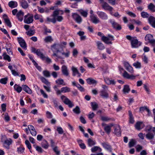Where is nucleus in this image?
<instances>
[{"label": "nucleus", "instance_id": "nucleus-57", "mask_svg": "<svg viewBox=\"0 0 155 155\" xmlns=\"http://www.w3.org/2000/svg\"><path fill=\"white\" fill-rule=\"evenodd\" d=\"M59 14V12L58 10H56L53 12V14L51 16L56 18V17Z\"/></svg>", "mask_w": 155, "mask_h": 155}, {"label": "nucleus", "instance_id": "nucleus-48", "mask_svg": "<svg viewBox=\"0 0 155 155\" xmlns=\"http://www.w3.org/2000/svg\"><path fill=\"white\" fill-rule=\"evenodd\" d=\"M111 128L108 125L105 126L104 127V130L108 134H109L111 131Z\"/></svg>", "mask_w": 155, "mask_h": 155}, {"label": "nucleus", "instance_id": "nucleus-49", "mask_svg": "<svg viewBox=\"0 0 155 155\" xmlns=\"http://www.w3.org/2000/svg\"><path fill=\"white\" fill-rule=\"evenodd\" d=\"M141 16L143 18H148L149 17V15L147 12H143L141 13Z\"/></svg>", "mask_w": 155, "mask_h": 155}, {"label": "nucleus", "instance_id": "nucleus-10", "mask_svg": "<svg viewBox=\"0 0 155 155\" xmlns=\"http://www.w3.org/2000/svg\"><path fill=\"white\" fill-rule=\"evenodd\" d=\"M61 71L62 74L64 76H68L69 74L67 67L65 65H63L61 67Z\"/></svg>", "mask_w": 155, "mask_h": 155}, {"label": "nucleus", "instance_id": "nucleus-31", "mask_svg": "<svg viewBox=\"0 0 155 155\" xmlns=\"http://www.w3.org/2000/svg\"><path fill=\"white\" fill-rule=\"evenodd\" d=\"M55 82L58 85H62L64 86L66 85L63 80L61 78L57 79L55 81Z\"/></svg>", "mask_w": 155, "mask_h": 155}, {"label": "nucleus", "instance_id": "nucleus-11", "mask_svg": "<svg viewBox=\"0 0 155 155\" xmlns=\"http://www.w3.org/2000/svg\"><path fill=\"white\" fill-rule=\"evenodd\" d=\"M123 76L124 78L127 79H130L131 80L135 79L136 76L132 74L130 75L126 71H124L123 74Z\"/></svg>", "mask_w": 155, "mask_h": 155}, {"label": "nucleus", "instance_id": "nucleus-15", "mask_svg": "<svg viewBox=\"0 0 155 155\" xmlns=\"http://www.w3.org/2000/svg\"><path fill=\"white\" fill-rule=\"evenodd\" d=\"M91 21L94 23L96 24L100 22V20L96 16L94 15H91Z\"/></svg>", "mask_w": 155, "mask_h": 155}, {"label": "nucleus", "instance_id": "nucleus-53", "mask_svg": "<svg viewBox=\"0 0 155 155\" xmlns=\"http://www.w3.org/2000/svg\"><path fill=\"white\" fill-rule=\"evenodd\" d=\"M58 44H59L60 48H65V46L67 44V43L65 41H62L60 43Z\"/></svg>", "mask_w": 155, "mask_h": 155}, {"label": "nucleus", "instance_id": "nucleus-43", "mask_svg": "<svg viewBox=\"0 0 155 155\" xmlns=\"http://www.w3.org/2000/svg\"><path fill=\"white\" fill-rule=\"evenodd\" d=\"M91 106L92 107V109L94 110H96L98 107V104L95 102H91Z\"/></svg>", "mask_w": 155, "mask_h": 155}, {"label": "nucleus", "instance_id": "nucleus-1", "mask_svg": "<svg viewBox=\"0 0 155 155\" xmlns=\"http://www.w3.org/2000/svg\"><path fill=\"white\" fill-rule=\"evenodd\" d=\"M97 35L101 37V40L107 44H112V42L111 41H109L110 40H114V38L113 36L108 35L107 37L105 36L103 33L100 32H99L97 33Z\"/></svg>", "mask_w": 155, "mask_h": 155}, {"label": "nucleus", "instance_id": "nucleus-26", "mask_svg": "<svg viewBox=\"0 0 155 155\" xmlns=\"http://www.w3.org/2000/svg\"><path fill=\"white\" fill-rule=\"evenodd\" d=\"M8 5L9 7L13 8L16 7L17 6V3L16 2L11 1L9 2Z\"/></svg>", "mask_w": 155, "mask_h": 155}, {"label": "nucleus", "instance_id": "nucleus-3", "mask_svg": "<svg viewBox=\"0 0 155 155\" xmlns=\"http://www.w3.org/2000/svg\"><path fill=\"white\" fill-rule=\"evenodd\" d=\"M33 21V15L32 14H28L24 16V21L25 23L29 24L31 23Z\"/></svg>", "mask_w": 155, "mask_h": 155}, {"label": "nucleus", "instance_id": "nucleus-37", "mask_svg": "<svg viewBox=\"0 0 155 155\" xmlns=\"http://www.w3.org/2000/svg\"><path fill=\"white\" fill-rule=\"evenodd\" d=\"M149 9L152 12H155V6L152 3H150L148 6Z\"/></svg>", "mask_w": 155, "mask_h": 155}, {"label": "nucleus", "instance_id": "nucleus-28", "mask_svg": "<svg viewBox=\"0 0 155 155\" xmlns=\"http://www.w3.org/2000/svg\"><path fill=\"white\" fill-rule=\"evenodd\" d=\"M86 81L87 83L90 84H96L97 83V81L96 80L91 78H87L86 79Z\"/></svg>", "mask_w": 155, "mask_h": 155}, {"label": "nucleus", "instance_id": "nucleus-63", "mask_svg": "<svg viewBox=\"0 0 155 155\" xmlns=\"http://www.w3.org/2000/svg\"><path fill=\"white\" fill-rule=\"evenodd\" d=\"M46 115L47 118L51 119L52 117V115L51 114L49 111H47L46 113Z\"/></svg>", "mask_w": 155, "mask_h": 155}, {"label": "nucleus", "instance_id": "nucleus-62", "mask_svg": "<svg viewBox=\"0 0 155 155\" xmlns=\"http://www.w3.org/2000/svg\"><path fill=\"white\" fill-rule=\"evenodd\" d=\"M61 53L62 54L64 55L65 57L67 58L69 57L70 54V52L69 51H67L66 53L64 52H61Z\"/></svg>", "mask_w": 155, "mask_h": 155}, {"label": "nucleus", "instance_id": "nucleus-29", "mask_svg": "<svg viewBox=\"0 0 155 155\" xmlns=\"http://www.w3.org/2000/svg\"><path fill=\"white\" fill-rule=\"evenodd\" d=\"M97 45L98 49L101 50L104 49L105 47L102 43L100 41H97Z\"/></svg>", "mask_w": 155, "mask_h": 155}, {"label": "nucleus", "instance_id": "nucleus-16", "mask_svg": "<svg viewBox=\"0 0 155 155\" xmlns=\"http://www.w3.org/2000/svg\"><path fill=\"white\" fill-rule=\"evenodd\" d=\"M72 17L78 23H80L82 21L81 17L78 14L76 13H73L72 15Z\"/></svg>", "mask_w": 155, "mask_h": 155}, {"label": "nucleus", "instance_id": "nucleus-6", "mask_svg": "<svg viewBox=\"0 0 155 155\" xmlns=\"http://www.w3.org/2000/svg\"><path fill=\"white\" fill-rule=\"evenodd\" d=\"M17 40L20 46L24 49H27V45L24 40L21 37H18Z\"/></svg>", "mask_w": 155, "mask_h": 155}, {"label": "nucleus", "instance_id": "nucleus-52", "mask_svg": "<svg viewBox=\"0 0 155 155\" xmlns=\"http://www.w3.org/2000/svg\"><path fill=\"white\" fill-rule=\"evenodd\" d=\"M27 34L29 36H31L35 34V30H30L27 32H26Z\"/></svg>", "mask_w": 155, "mask_h": 155}, {"label": "nucleus", "instance_id": "nucleus-22", "mask_svg": "<svg viewBox=\"0 0 155 155\" xmlns=\"http://www.w3.org/2000/svg\"><path fill=\"white\" fill-rule=\"evenodd\" d=\"M145 40L146 41H148L150 43L153 40V37L151 34H147L145 37Z\"/></svg>", "mask_w": 155, "mask_h": 155}, {"label": "nucleus", "instance_id": "nucleus-23", "mask_svg": "<svg viewBox=\"0 0 155 155\" xmlns=\"http://www.w3.org/2000/svg\"><path fill=\"white\" fill-rule=\"evenodd\" d=\"M100 95L104 98H107L108 97V94L104 90L101 91H100Z\"/></svg>", "mask_w": 155, "mask_h": 155}, {"label": "nucleus", "instance_id": "nucleus-19", "mask_svg": "<svg viewBox=\"0 0 155 155\" xmlns=\"http://www.w3.org/2000/svg\"><path fill=\"white\" fill-rule=\"evenodd\" d=\"M103 8L105 10H107L110 11H112L113 9L112 7L110 6L107 2H104V4L102 5Z\"/></svg>", "mask_w": 155, "mask_h": 155}, {"label": "nucleus", "instance_id": "nucleus-40", "mask_svg": "<svg viewBox=\"0 0 155 155\" xmlns=\"http://www.w3.org/2000/svg\"><path fill=\"white\" fill-rule=\"evenodd\" d=\"M33 146L38 152L41 153L43 152V149L41 147L37 146L36 144H34Z\"/></svg>", "mask_w": 155, "mask_h": 155}, {"label": "nucleus", "instance_id": "nucleus-24", "mask_svg": "<svg viewBox=\"0 0 155 155\" xmlns=\"http://www.w3.org/2000/svg\"><path fill=\"white\" fill-rule=\"evenodd\" d=\"M128 113L129 116V123L131 124H133L134 122V120L131 112L130 110H129L128 111Z\"/></svg>", "mask_w": 155, "mask_h": 155}, {"label": "nucleus", "instance_id": "nucleus-54", "mask_svg": "<svg viewBox=\"0 0 155 155\" xmlns=\"http://www.w3.org/2000/svg\"><path fill=\"white\" fill-rule=\"evenodd\" d=\"M47 21L49 22H51L53 23L54 24L56 22V20L55 18L54 17L53 18H50L49 17H47Z\"/></svg>", "mask_w": 155, "mask_h": 155}, {"label": "nucleus", "instance_id": "nucleus-20", "mask_svg": "<svg viewBox=\"0 0 155 155\" xmlns=\"http://www.w3.org/2000/svg\"><path fill=\"white\" fill-rule=\"evenodd\" d=\"M23 90L27 93L31 94L32 93L31 90L26 85H23L22 86Z\"/></svg>", "mask_w": 155, "mask_h": 155}, {"label": "nucleus", "instance_id": "nucleus-42", "mask_svg": "<svg viewBox=\"0 0 155 155\" xmlns=\"http://www.w3.org/2000/svg\"><path fill=\"white\" fill-rule=\"evenodd\" d=\"M73 111L75 114H79L81 113V111L79 107L77 106L76 107L74 108Z\"/></svg>", "mask_w": 155, "mask_h": 155}, {"label": "nucleus", "instance_id": "nucleus-55", "mask_svg": "<svg viewBox=\"0 0 155 155\" xmlns=\"http://www.w3.org/2000/svg\"><path fill=\"white\" fill-rule=\"evenodd\" d=\"M135 141L133 139H132L129 143V146L130 147H132L134 146L135 144Z\"/></svg>", "mask_w": 155, "mask_h": 155}, {"label": "nucleus", "instance_id": "nucleus-39", "mask_svg": "<svg viewBox=\"0 0 155 155\" xmlns=\"http://www.w3.org/2000/svg\"><path fill=\"white\" fill-rule=\"evenodd\" d=\"M71 70L73 72L72 75L74 76H75L76 74L78 73L79 72L77 68L74 67V66H72L71 68Z\"/></svg>", "mask_w": 155, "mask_h": 155}, {"label": "nucleus", "instance_id": "nucleus-60", "mask_svg": "<svg viewBox=\"0 0 155 155\" xmlns=\"http://www.w3.org/2000/svg\"><path fill=\"white\" fill-rule=\"evenodd\" d=\"M126 13L128 15L131 17L135 18L136 17V15L132 12L127 11Z\"/></svg>", "mask_w": 155, "mask_h": 155}, {"label": "nucleus", "instance_id": "nucleus-32", "mask_svg": "<svg viewBox=\"0 0 155 155\" xmlns=\"http://www.w3.org/2000/svg\"><path fill=\"white\" fill-rule=\"evenodd\" d=\"M143 122H142L138 121L137 122L135 125V127L136 129L138 130H140L141 129V125L142 124Z\"/></svg>", "mask_w": 155, "mask_h": 155}, {"label": "nucleus", "instance_id": "nucleus-59", "mask_svg": "<svg viewBox=\"0 0 155 155\" xmlns=\"http://www.w3.org/2000/svg\"><path fill=\"white\" fill-rule=\"evenodd\" d=\"M25 143L28 149L29 150H30L31 148V147L29 141L28 140H26L25 141Z\"/></svg>", "mask_w": 155, "mask_h": 155}, {"label": "nucleus", "instance_id": "nucleus-25", "mask_svg": "<svg viewBox=\"0 0 155 155\" xmlns=\"http://www.w3.org/2000/svg\"><path fill=\"white\" fill-rule=\"evenodd\" d=\"M41 145L43 148L45 149H47L49 147V144L47 141L44 140L41 143Z\"/></svg>", "mask_w": 155, "mask_h": 155}, {"label": "nucleus", "instance_id": "nucleus-5", "mask_svg": "<svg viewBox=\"0 0 155 155\" xmlns=\"http://www.w3.org/2000/svg\"><path fill=\"white\" fill-rule=\"evenodd\" d=\"M131 44L132 48H137L141 45V43L137 39H133L131 40Z\"/></svg>", "mask_w": 155, "mask_h": 155}, {"label": "nucleus", "instance_id": "nucleus-14", "mask_svg": "<svg viewBox=\"0 0 155 155\" xmlns=\"http://www.w3.org/2000/svg\"><path fill=\"white\" fill-rule=\"evenodd\" d=\"M101 144L105 149H106L110 152L112 151V148L108 143L103 142L101 143Z\"/></svg>", "mask_w": 155, "mask_h": 155}, {"label": "nucleus", "instance_id": "nucleus-58", "mask_svg": "<svg viewBox=\"0 0 155 155\" xmlns=\"http://www.w3.org/2000/svg\"><path fill=\"white\" fill-rule=\"evenodd\" d=\"M54 151L56 153L57 155H59L60 154V151L58 150V147L57 146H55L53 148Z\"/></svg>", "mask_w": 155, "mask_h": 155}, {"label": "nucleus", "instance_id": "nucleus-36", "mask_svg": "<svg viewBox=\"0 0 155 155\" xmlns=\"http://www.w3.org/2000/svg\"><path fill=\"white\" fill-rule=\"evenodd\" d=\"M61 91L62 93H67L70 91V88L68 87H62L61 88Z\"/></svg>", "mask_w": 155, "mask_h": 155}, {"label": "nucleus", "instance_id": "nucleus-51", "mask_svg": "<svg viewBox=\"0 0 155 155\" xmlns=\"http://www.w3.org/2000/svg\"><path fill=\"white\" fill-rule=\"evenodd\" d=\"M8 80V78L7 77L2 78L0 80V82L2 84H5L7 83Z\"/></svg>", "mask_w": 155, "mask_h": 155}, {"label": "nucleus", "instance_id": "nucleus-44", "mask_svg": "<svg viewBox=\"0 0 155 155\" xmlns=\"http://www.w3.org/2000/svg\"><path fill=\"white\" fill-rule=\"evenodd\" d=\"M43 74L44 76L46 77H49L51 76L50 72L47 70L43 71Z\"/></svg>", "mask_w": 155, "mask_h": 155}, {"label": "nucleus", "instance_id": "nucleus-41", "mask_svg": "<svg viewBox=\"0 0 155 155\" xmlns=\"http://www.w3.org/2000/svg\"><path fill=\"white\" fill-rule=\"evenodd\" d=\"M40 79L42 82L46 85H50V83L45 78L43 77L40 78Z\"/></svg>", "mask_w": 155, "mask_h": 155}, {"label": "nucleus", "instance_id": "nucleus-45", "mask_svg": "<svg viewBox=\"0 0 155 155\" xmlns=\"http://www.w3.org/2000/svg\"><path fill=\"white\" fill-rule=\"evenodd\" d=\"M133 65L137 68H140L141 66L140 63L138 61L134 62Z\"/></svg>", "mask_w": 155, "mask_h": 155}, {"label": "nucleus", "instance_id": "nucleus-47", "mask_svg": "<svg viewBox=\"0 0 155 155\" xmlns=\"http://www.w3.org/2000/svg\"><path fill=\"white\" fill-rule=\"evenodd\" d=\"M98 150H99V151H101V149L97 146H94L91 149V151L92 152H95Z\"/></svg>", "mask_w": 155, "mask_h": 155}, {"label": "nucleus", "instance_id": "nucleus-27", "mask_svg": "<svg viewBox=\"0 0 155 155\" xmlns=\"http://www.w3.org/2000/svg\"><path fill=\"white\" fill-rule=\"evenodd\" d=\"M87 143L88 146L89 147H91L95 144L96 142L95 141L93 140L92 139L89 138L87 140Z\"/></svg>", "mask_w": 155, "mask_h": 155}, {"label": "nucleus", "instance_id": "nucleus-4", "mask_svg": "<svg viewBox=\"0 0 155 155\" xmlns=\"http://www.w3.org/2000/svg\"><path fill=\"white\" fill-rule=\"evenodd\" d=\"M1 141L3 143V144L4 146H5V145H7L8 146V147H7L8 149L9 148V146L12 143L11 140L10 139L8 140L5 135H3L2 136Z\"/></svg>", "mask_w": 155, "mask_h": 155}, {"label": "nucleus", "instance_id": "nucleus-2", "mask_svg": "<svg viewBox=\"0 0 155 155\" xmlns=\"http://www.w3.org/2000/svg\"><path fill=\"white\" fill-rule=\"evenodd\" d=\"M61 99L65 104L68 105L69 107L71 108L74 106V104L72 102L65 96H61Z\"/></svg>", "mask_w": 155, "mask_h": 155}, {"label": "nucleus", "instance_id": "nucleus-33", "mask_svg": "<svg viewBox=\"0 0 155 155\" xmlns=\"http://www.w3.org/2000/svg\"><path fill=\"white\" fill-rule=\"evenodd\" d=\"M146 136L147 139L151 140L154 138V135L153 133L151 132H149L146 134Z\"/></svg>", "mask_w": 155, "mask_h": 155}, {"label": "nucleus", "instance_id": "nucleus-13", "mask_svg": "<svg viewBox=\"0 0 155 155\" xmlns=\"http://www.w3.org/2000/svg\"><path fill=\"white\" fill-rule=\"evenodd\" d=\"M97 13L98 16L102 19L106 20L107 18V15L103 12L98 11Z\"/></svg>", "mask_w": 155, "mask_h": 155}, {"label": "nucleus", "instance_id": "nucleus-64", "mask_svg": "<svg viewBox=\"0 0 155 155\" xmlns=\"http://www.w3.org/2000/svg\"><path fill=\"white\" fill-rule=\"evenodd\" d=\"M40 91L41 94L43 95L44 97L45 98H47L48 97V95L43 90L41 89L40 90Z\"/></svg>", "mask_w": 155, "mask_h": 155}, {"label": "nucleus", "instance_id": "nucleus-34", "mask_svg": "<svg viewBox=\"0 0 155 155\" xmlns=\"http://www.w3.org/2000/svg\"><path fill=\"white\" fill-rule=\"evenodd\" d=\"M36 54L42 59H44L45 58V56L44 55L43 53L39 49L37 50V52Z\"/></svg>", "mask_w": 155, "mask_h": 155}, {"label": "nucleus", "instance_id": "nucleus-21", "mask_svg": "<svg viewBox=\"0 0 155 155\" xmlns=\"http://www.w3.org/2000/svg\"><path fill=\"white\" fill-rule=\"evenodd\" d=\"M148 20L152 27L155 28V18L152 16H150L148 18Z\"/></svg>", "mask_w": 155, "mask_h": 155}, {"label": "nucleus", "instance_id": "nucleus-30", "mask_svg": "<svg viewBox=\"0 0 155 155\" xmlns=\"http://www.w3.org/2000/svg\"><path fill=\"white\" fill-rule=\"evenodd\" d=\"M130 90L129 86L128 85H125L124 86L123 91L124 94L128 93Z\"/></svg>", "mask_w": 155, "mask_h": 155}, {"label": "nucleus", "instance_id": "nucleus-46", "mask_svg": "<svg viewBox=\"0 0 155 155\" xmlns=\"http://www.w3.org/2000/svg\"><path fill=\"white\" fill-rule=\"evenodd\" d=\"M53 41V39L50 36L46 37L44 39L46 43L48 42H51Z\"/></svg>", "mask_w": 155, "mask_h": 155}, {"label": "nucleus", "instance_id": "nucleus-18", "mask_svg": "<svg viewBox=\"0 0 155 155\" xmlns=\"http://www.w3.org/2000/svg\"><path fill=\"white\" fill-rule=\"evenodd\" d=\"M114 132L115 134L117 136H120V129L119 125H116L114 126Z\"/></svg>", "mask_w": 155, "mask_h": 155}, {"label": "nucleus", "instance_id": "nucleus-12", "mask_svg": "<svg viewBox=\"0 0 155 155\" xmlns=\"http://www.w3.org/2000/svg\"><path fill=\"white\" fill-rule=\"evenodd\" d=\"M3 18L7 25L9 27H12L11 24L7 15L6 14H4L3 16Z\"/></svg>", "mask_w": 155, "mask_h": 155}, {"label": "nucleus", "instance_id": "nucleus-50", "mask_svg": "<svg viewBox=\"0 0 155 155\" xmlns=\"http://www.w3.org/2000/svg\"><path fill=\"white\" fill-rule=\"evenodd\" d=\"M101 120L103 121H107L111 120V118L107 116H103L101 117Z\"/></svg>", "mask_w": 155, "mask_h": 155}, {"label": "nucleus", "instance_id": "nucleus-7", "mask_svg": "<svg viewBox=\"0 0 155 155\" xmlns=\"http://www.w3.org/2000/svg\"><path fill=\"white\" fill-rule=\"evenodd\" d=\"M51 48L53 52L55 51L57 52H61L59 50L60 46L59 44L54 43L51 46Z\"/></svg>", "mask_w": 155, "mask_h": 155}, {"label": "nucleus", "instance_id": "nucleus-17", "mask_svg": "<svg viewBox=\"0 0 155 155\" xmlns=\"http://www.w3.org/2000/svg\"><path fill=\"white\" fill-rule=\"evenodd\" d=\"M24 13L21 10L19 11L16 14V16L18 20L20 21L23 20Z\"/></svg>", "mask_w": 155, "mask_h": 155}, {"label": "nucleus", "instance_id": "nucleus-35", "mask_svg": "<svg viewBox=\"0 0 155 155\" xmlns=\"http://www.w3.org/2000/svg\"><path fill=\"white\" fill-rule=\"evenodd\" d=\"M14 88L18 93L20 92L22 90V87L17 84H15L14 86Z\"/></svg>", "mask_w": 155, "mask_h": 155}, {"label": "nucleus", "instance_id": "nucleus-61", "mask_svg": "<svg viewBox=\"0 0 155 155\" xmlns=\"http://www.w3.org/2000/svg\"><path fill=\"white\" fill-rule=\"evenodd\" d=\"M57 130L60 134H62L64 132L63 129L60 127H58Z\"/></svg>", "mask_w": 155, "mask_h": 155}, {"label": "nucleus", "instance_id": "nucleus-9", "mask_svg": "<svg viewBox=\"0 0 155 155\" xmlns=\"http://www.w3.org/2000/svg\"><path fill=\"white\" fill-rule=\"evenodd\" d=\"M124 65L126 69L129 72L131 73L134 72V71L133 68L128 62H125L124 63Z\"/></svg>", "mask_w": 155, "mask_h": 155}, {"label": "nucleus", "instance_id": "nucleus-38", "mask_svg": "<svg viewBox=\"0 0 155 155\" xmlns=\"http://www.w3.org/2000/svg\"><path fill=\"white\" fill-rule=\"evenodd\" d=\"M21 5L23 8L25 9L28 7V5L27 2L25 0H22L21 2Z\"/></svg>", "mask_w": 155, "mask_h": 155}, {"label": "nucleus", "instance_id": "nucleus-56", "mask_svg": "<svg viewBox=\"0 0 155 155\" xmlns=\"http://www.w3.org/2000/svg\"><path fill=\"white\" fill-rule=\"evenodd\" d=\"M3 58L5 60H7L8 61L10 62L11 61L10 57V56L7 54L3 55Z\"/></svg>", "mask_w": 155, "mask_h": 155}, {"label": "nucleus", "instance_id": "nucleus-8", "mask_svg": "<svg viewBox=\"0 0 155 155\" xmlns=\"http://www.w3.org/2000/svg\"><path fill=\"white\" fill-rule=\"evenodd\" d=\"M110 21L114 28L117 30H120L121 29L122 27L120 25L113 20H110Z\"/></svg>", "mask_w": 155, "mask_h": 155}]
</instances>
